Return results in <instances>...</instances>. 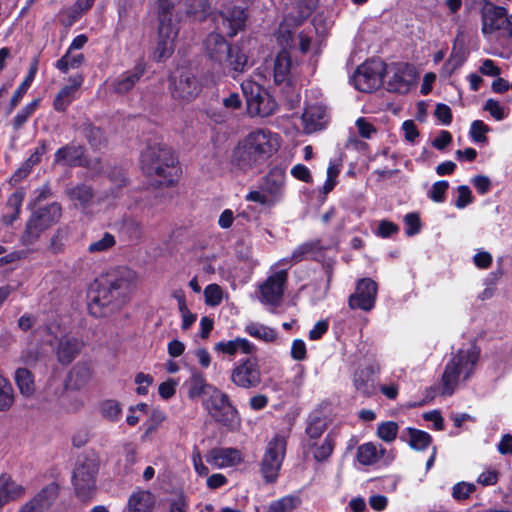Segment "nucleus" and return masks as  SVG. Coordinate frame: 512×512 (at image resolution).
Here are the masks:
<instances>
[{"label":"nucleus","mask_w":512,"mask_h":512,"mask_svg":"<svg viewBox=\"0 0 512 512\" xmlns=\"http://www.w3.org/2000/svg\"><path fill=\"white\" fill-rule=\"evenodd\" d=\"M282 138L267 128H258L240 139L231 150L229 166L236 175L258 172L280 149Z\"/></svg>","instance_id":"obj_1"},{"label":"nucleus","mask_w":512,"mask_h":512,"mask_svg":"<svg viewBox=\"0 0 512 512\" xmlns=\"http://www.w3.org/2000/svg\"><path fill=\"white\" fill-rule=\"evenodd\" d=\"M203 52L215 66L228 68L234 79L252 65L244 47L240 43L231 45L220 33L207 35L203 41Z\"/></svg>","instance_id":"obj_2"},{"label":"nucleus","mask_w":512,"mask_h":512,"mask_svg":"<svg viewBox=\"0 0 512 512\" xmlns=\"http://www.w3.org/2000/svg\"><path fill=\"white\" fill-rule=\"evenodd\" d=\"M480 356L479 348L468 343L452 353L445 365L440 384V394L451 396L456 389L466 383L474 374Z\"/></svg>","instance_id":"obj_3"},{"label":"nucleus","mask_w":512,"mask_h":512,"mask_svg":"<svg viewBox=\"0 0 512 512\" xmlns=\"http://www.w3.org/2000/svg\"><path fill=\"white\" fill-rule=\"evenodd\" d=\"M140 161L142 170L156 184L169 186L177 182L180 168L168 146L160 143L147 146L141 154Z\"/></svg>","instance_id":"obj_4"},{"label":"nucleus","mask_w":512,"mask_h":512,"mask_svg":"<svg viewBox=\"0 0 512 512\" xmlns=\"http://www.w3.org/2000/svg\"><path fill=\"white\" fill-rule=\"evenodd\" d=\"M179 0H158V43L155 57L159 60L169 57L175 48L174 41L178 34L176 23L178 15L174 12Z\"/></svg>","instance_id":"obj_5"},{"label":"nucleus","mask_w":512,"mask_h":512,"mask_svg":"<svg viewBox=\"0 0 512 512\" xmlns=\"http://www.w3.org/2000/svg\"><path fill=\"white\" fill-rule=\"evenodd\" d=\"M285 190L286 168L276 165L264 177L260 190L250 191L245 199L265 207H273L283 200Z\"/></svg>","instance_id":"obj_6"},{"label":"nucleus","mask_w":512,"mask_h":512,"mask_svg":"<svg viewBox=\"0 0 512 512\" xmlns=\"http://www.w3.org/2000/svg\"><path fill=\"white\" fill-rule=\"evenodd\" d=\"M317 0H297L286 5L283 20L280 23L277 40L284 48L292 47L294 31L311 15Z\"/></svg>","instance_id":"obj_7"},{"label":"nucleus","mask_w":512,"mask_h":512,"mask_svg":"<svg viewBox=\"0 0 512 512\" xmlns=\"http://www.w3.org/2000/svg\"><path fill=\"white\" fill-rule=\"evenodd\" d=\"M202 405L209 415L224 426L235 429L240 420L236 408L226 393L217 387H208V394L202 399Z\"/></svg>","instance_id":"obj_8"},{"label":"nucleus","mask_w":512,"mask_h":512,"mask_svg":"<svg viewBox=\"0 0 512 512\" xmlns=\"http://www.w3.org/2000/svg\"><path fill=\"white\" fill-rule=\"evenodd\" d=\"M61 217V207L58 203H51L36 209L26 223L21 235V243L24 246L34 244L41 233L56 224Z\"/></svg>","instance_id":"obj_9"},{"label":"nucleus","mask_w":512,"mask_h":512,"mask_svg":"<svg viewBox=\"0 0 512 512\" xmlns=\"http://www.w3.org/2000/svg\"><path fill=\"white\" fill-rule=\"evenodd\" d=\"M482 33L487 38L493 36L508 40L512 37V21L504 7L486 2L481 10Z\"/></svg>","instance_id":"obj_10"},{"label":"nucleus","mask_w":512,"mask_h":512,"mask_svg":"<svg viewBox=\"0 0 512 512\" xmlns=\"http://www.w3.org/2000/svg\"><path fill=\"white\" fill-rule=\"evenodd\" d=\"M120 297L105 281H95L88 292V309L94 317H104L116 310Z\"/></svg>","instance_id":"obj_11"},{"label":"nucleus","mask_w":512,"mask_h":512,"mask_svg":"<svg viewBox=\"0 0 512 512\" xmlns=\"http://www.w3.org/2000/svg\"><path fill=\"white\" fill-rule=\"evenodd\" d=\"M98 462L95 458L79 459L75 465L72 481L78 498L90 500L96 490Z\"/></svg>","instance_id":"obj_12"},{"label":"nucleus","mask_w":512,"mask_h":512,"mask_svg":"<svg viewBox=\"0 0 512 512\" xmlns=\"http://www.w3.org/2000/svg\"><path fill=\"white\" fill-rule=\"evenodd\" d=\"M286 452V436L276 434L267 444L261 461V473L266 482H275Z\"/></svg>","instance_id":"obj_13"},{"label":"nucleus","mask_w":512,"mask_h":512,"mask_svg":"<svg viewBox=\"0 0 512 512\" xmlns=\"http://www.w3.org/2000/svg\"><path fill=\"white\" fill-rule=\"evenodd\" d=\"M241 88L246 98L248 111L252 116L267 117L274 112L275 101L259 84L246 80L242 82Z\"/></svg>","instance_id":"obj_14"},{"label":"nucleus","mask_w":512,"mask_h":512,"mask_svg":"<svg viewBox=\"0 0 512 512\" xmlns=\"http://www.w3.org/2000/svg\"><path fill=\"white\" fill-rule=\"evenodd\" d=\"M385 64L379 59H371L361 64L352 76V84L361 92H372L383 81Z\"/></svg>","instance_id":"obj_15"},{"label":"nucleus","mask_w":512,"mask_h":512,"mask_svg":"<svg viewBox=\"0 0 512 512\" xmlns=\"http://www.w3.org/2000/svg\"><path fill=\"white\" fill-rule=\"evenodd\" d=\"M384 76L387 89L399 94L408 93L416 82L415 68L407 63L385 65Z\"/></svg>","instance_id":"obj_16"},{"label":"nucleus","mask_w":512,"mask_h":512,"mask_svg":"<svg viewBox=\"0 0 512 512\" xmlns=\"http://www.w3.org/2000/svg\"><path fill=\"white\" fill-rule=\"evenodd\" d=\"M230 380L243 389L257 387L261 382V373L256 359L248 357L238 361L231 370Z\"/></svg>","instance_id":"obj_17"},{"label":"nucleus","mask_w":512,"mask_h":512,"mask_svg":"<svg viewBox=\"0 0 512 512\" xmlns=\"http://www.w3.org/2000/svg\"><path fill=\"white\" fill-rule=\"evenodd\" d=\"M287 281V272L279 270L259 285V300L265 305L276 306L282 299Z\"/></svg>","instance_id":"obj_18"},{"label":"nucleus","mask_w":512,"mask_h":512,"mask_svg":"<svg viewBox=\"0 0 512 512\" xmlns=\"http://www.w3.org/2000/svg\"><path fill=\"white\" fill-rule=\"evenodd\" d=\"M170 92L174 99L190 102L200 94L201 84L191 72L185 71L171 79Z\"/></svg>","instance_id":"obj_19"},{"label":"nucleus","mask_w":512,"mask_h":512,"mask_svg":"<svg viewBox=\"0 0 512 512\" xmlns=\"http://www.w3.org/2000/svg\"><path fill=\"white\" fill-rule=\"evenodd\" d=\"M206 462L215 469L235 467L244 461L240 450L233 447H215L205 456Z\"/></svg>","instance_id":"obj_20"},{"label":"nucleus","mask_w":512,"mask_h":512,"mask_svg":"<svg viewBox=\"0 0 512 512\" xmlns=\"http://www.w3.org/2000/svg\"><path fill=\"white\" fill-rule=\"evenodd\" d=\"M377 285L371 279H362L358 282L356 291L349 298V306L352 309L370 311L375 305Z\"/></svg>","instance_id":"obj_21"},{"label":"nucleus","mask_w":512,"mask_h":512,"mask_svg":"<svg viewBox=\"0 0 512 512\" xmlns=\"http://www.w3.org/2000/svg\"><path fill=\"white\" fill-rule=\"evenodd\" d=\"M304 133L311 134L326 127V108L319 103L307 104L301 117Z\"/></svg>","instance_id":"obj_22"},{"label":"nucleus","mask_w":512,"mask_h":512,"mask_svg":"<svg viewBox=\"0 0 512 512\" xmlns=\"http://www.w3.org/2000/svg\"><path fill=\"white\" fill-rule=\"evenodd\" d=\"M302 447L304 454L311 455L317 463H324L329 460L334 451L335 439L328 433L322 440L303 442Z\"/></svg>","instance_id":"obj_23"},{"label":"nucleus","mask_w":512,"mask_h":512,"mask_svg":"<svg viewBox=\"0 0 512 512\" xmlns=\"http://www.w3.org/2000/svg\"><path fill=\"white\" fill-rule=\"evenodd\" d=\"M296 67L294 66L290 54L283 50L279 52L273 62V79L275 84L290 85Z\"/></svg>","instance_id":"obj_24"},{"label":"nucleus","mask_w":512,"mask_h":512,"mask_svg":"<svg viewBox=\"0 0 512 512\" xmlns=\"http://www.w3.org/2000/svg\"><path fill=\"white\" fill-rule=\"evenodd\" d=\"M59 487L51 483L44 487L31 501L25 504L19 512H45L58 496Z\"/></svg>","instance_id":"obj_25"},{"label":"nucleus","mask_w":512,"mask_h":512,"mask_svg":"<svg viewBox=\"0 0 512 512\" xmlns=\"http://www.w3.org/2000/svg\"><path fill=\"white\" fill-rule=\"evenodd\" d=\"M82 83V75L70 77L68 80V84L63 86L56 95L53 102L54 109L59 112L65 111L67 107L72 103V101L76 98V94L78 92V89L81 87Z\"/></svg>","instance_id":"obj_26"},{"label":"nucleus","mask_w":512,"mask_h":512,"mask_svg":"<svg viewBox=\"0 0 512 512\" xmlns=\"http://www.w3.org/2000/svg\"><path fill=\"white\" fill-rule=\"evenodd\" d=\"M213 349L217 353L228 355L230 357H234L238 353L251 355L256 351V347L253 343L246 338L241 337L219 341L215 343Z\"/></svg>","instance_id":"obj_27"},{"label":"nucleus","mask_w":512,"mask_h":512,"mask_svg":"<svg viewBox=\"0 0 512 512\" xmlns=\"http://www.w3.org/2000/svg\"><path fill=\"white\" fill-rule=\"evenodd\" d=\"M137 273L127 267H121L116 271V274L107 279L106 281L110 284L116 294L121 297L128 292L137 283Z\"/></svg>","instance_id":"obj_28"},{"label":"nucleus","mask_w":512,"mask_h":512,"mask_svg":"<svg viewBox=\"0 0 512 512\" xmlns=\"http://www.w3.org/2000/svg\"><path fill=\"white\" fill-rule=\"evenodd\" d=\"M221 18L225 32L230 37H233L244 28L247 16L244 9L234 7L227 12L221 13Z\"/></svg>","instance_id":"obj_29"},{"label":"nucleus","mask_w":512,"mask_h":512,"mask_svg":"<svg viewBox=\"0 0 512 512\" xmlns=\"http://www.w3.org/2000/svg\"><path fill=\"white\" fill-rule=\"evenodd\" d=\"M25 494V488L12 480L7 474L0 476V507L14 501Z\"/></svg>","instance_id":"obj_30"},{"label":"nucleus","mask_w":512,"mask_h":512,"mask_svg":"<svg viewBox=\"0 0 512 512\" xmlns=\"http://www.w3.org/2000/svg\"><path fill=\"white\" fill-rule=\"evenodd\" d=\"M155 504L152 493L145 490L134 492L128 499V503L123 512H151Z\"/></svg>","instance_id":"obj_31"},{"label":"nucleus","mask_w":512,"mask_h":512,"mask_svg":"<svg viewBox=\"0 0 512 512\" xmlns=\"http://www.w3.org/2000/svg\"><path fill=\"white\" fill-rule=\"evenodd\" d=\"M185 386L187 387L190 399L204 398L208 394V387H214L206 382L205 376L201 372L195 369L192 370L189 379L185 382Z\"/></svg>","instance_id":"obj_32"},{"label":"nucleus","mask_w":512,"mask_h":512,"mask_svg":"<svg viewBox=\"0 0 512 512\" xmlns=\"http://www.w3.org/2000/svg\"><path fill=\"white\" fill-rule=\"evenodd\" d=\"M83 148L76 145H66L55 153L54 162L64 166H77L81 164Z\"/></svg>","instance_id":"obj_33"},{"label":"nucleus","mask_w":512,"mask_h":512,"mask_svg":"<svg viewBox=\"0 0 512 512\" xmlns=\"http://www.w3.org/2000/svg\"><path fill=\"white\" fill-rule=\"evenodd\" d=\"M46 150L47 148L45 142L40 143L35 148L34 152L30 155V157L12 175L11 181L17 183L23 180L26 176H28L32 168L40 162L42 156L46 153Z\"/></svg>","instance_id":"obj_34"},{"label":"nucleus","mask_w":512,"mask_h":512,"mask_svg":"<svg viewBox=\"0 0 512 512\" xmlns=\"http://www.w3.org/2000/svg\"><path fill=\"white\" fill-rule=\"evenodd\" d=\"M81 349V343L70 337H63L59 340L57 346V357L58 360L63 364L70 363Z\"/></svg>","instance_id":"obj_35"},{"label":"nucleus","mask_w":512,"mask_h":512,"mask_svg":"<svg viewBox=\"0 0 512 512\" xmlns=\"http://www.w3.org/2000/svg\"><path fill=\"white\" fill-rule=\"evenodd\" d=\"M142 75L143 71L141 69H135L133 71H128L121 74L112 83L113 91L119 94H125L129 92L140 80Z\"/></svg>","instance_id":"obj_36"},{"label":"nucleus","mask_w":512,"mask_h":512,"mask_svg":"<svg viewBox=\"0 0 512 512\" xmlns=\"http://www.w3.org/2000/svg\"><path fill=\"white\" fill-rule=\"evenodd\" d=\"M92 377V367L88 363H77L69 373V385L75 389L84 387Z\"/></svg>","instance_id":"obj_37"},{"label":"nucleus","mask_w":512,"mask_h":512,"mask_svg":"<svg viewBox=\"0 0 512 512\" xmlns=\"http://www.w3.org/2000/svg\"><path fill=\"white\" fill-rule=\"evenodd\" d=\"M66 193L74 206L79 208H86L93 199L92 189L84 184L69 188Z\"/></svg>","instance_id":"obj_38"},{"label":"nucleus","mask_w":512,"mask_h":512,"mask_svg":"<svg viewBox=\"0 0 512 512\" xmlns=\"http://www.w3.org/2000/svg\"><path fill=\"white\" fill-rule=\"evenodd\" d=\"M381 451L371 442L360 445L357 449V460L361 465H373L381 457Z\"/></svg>","instance_id":"obj_39"},{"label":"nucleus","mask_w":512,"mask_h":512,"mask_svg":"<svg viewBox=\"0 0 512 512\" xmlns=\"http://www.w3.org/2000/svg\"><path fill=\"white\" fill-rule=\"evenodd\" d=\"M15 382L24 396H31L35 391L34 379L31 372L26 368H19L15 372Z\"/></svg>","instance_id":"obj_40"},{"label":"nucleus","mask_w":512,"mask_h":512,"mask_svg":"<svg viewBox=\"0 0 512 512\" xmlns=\"http://www.w3.org/2000/svg\"><path fill=\"white\" fill-rule=\"evenodd\" d=\"M355 389L363 395H371L374 392L372 373L369 369H359L354 374Z\"/></svg>","instance_id":"obj_41"},{"label":"nucleus","mask_w":512,"mask_h":512,"mask_svg":"<svg viewBox=\"0 0 512 512\" xmlns=\"http://www.w3.org/2000/svg\"><path fill=\"white\" fill-rule=\"evenodd\" d=\"M327 430V423L324 419L319 417L313 418L308 422L305 430V438L303 442H313L322 440L324 433Z\"/></svg>","instance_id":"obj_42"},{"label":"nucleus","mask_w":512,"mask_h":512,"mask_svg":"<svg viewBox=\"0 0 512 512\" xmlns=\"http://www.w3.org/2000/svg\"><path fill=\"white\" fill-rule=\"evenodd\" d=\"M244 331L250 336L265 342H272L276 339V332L260 323L251 322L245 326Z\"/></svg>","instance_id":"obj_43"},{"label":"nucleus","mask_w":512,"mask_h":512,"mask_svg":"<svg viewBox=\"0 0 512 512\" xmlns=\"http://www.w3.org/2000/svg\"><path fill=\"white\" fill-rule=\"evenodd\" d=\"M98 410L103 418L111 422L118 421L122 414L120 403L113 399L101 401L99 403Z\"/></svg>","instance_id":"obj_44"},{"label":"nucleus","mask_w":512,"mask_h":512,"mask_svg":"<svg viewBox=\"0 0 512 512\" xmlns=\"http://www.w3.org/2000/svg\"><path fill=\"white\" fill-rule=\"evenodd\" d=\"M84 62V56L81 53H73L72 50L67 52L56 62V67L63 73L70 69L78 68Z\"/></svg>","instance_id":"obj_45"},{"label":"nucleus","mask_w":512,"mask_h":512,"mask_svg":"<svg viewBox=\"0 0 512 512\" xmlns=\"http://www.w3.org/2000/svg\"><path fill=\"white\" fill-rule=\"evenodd\" d=\"M407 434L409 444L415 450H424L431 443V436L425 431L408 428Z\"/></svg>","instance_id":"obj_46"},{"label":"nucleus","mask_w":512,"mask_h":512,"mask_svg":"<svg viewBox=\"0 0 512 512\" xmlns=\"http://www.w3.org/2000/svg\"><path fill=\"white\" fill-rule=\"evenodd\" d=\"M37 73V60L35 59L30 66L29 72L23 82L19 85V87L14 92L11 104L13 106L17 105L19 101L22 99L23 95L27 92L28 88L31 86L35 75Z\"/></svg>","instance_id":"obj_47"},{"label":"nucleus","mask_w":512,"mask_h":512,"mask_svg":"<svg viewBox=\"0 0 512 512\" xmlns=\"http://www.w3.org/2000/svg\"><path fill=\"white\" fill-rule=\"evenodd\" d=\"M185 7L187 15L198 20L204 19L210 9L208 0H186Z\"/></svg>","instance_id":"obj_48"},{"label":"nucleus","mask_w":512,"mask_h":512,"mask_svg":"<svg viewBox=\"0 0 512 512\" xmlns=\"http://www.w3.org/2000/svg\"><path fill=\"white\" fill-rule=\"evenodd\" d=\"M13 402V388L10 382L0 375V411L9 410Z\"/></svg>","instance_id":"obj_49"},{"label":"nucleus","mask_w":512,"mask_h":512,"mask_svg":"<svg viewBox=\"0 0 512 512\" xmlns=\"http://www.w3.org/2000/svg\"><path fill=\"white\" fill-rule=\"evenodd\" d=\"M40 100L35 99L32 102L25 105L14 117L13 127L16 130H19L24 123L28 120V118L36 111L39 107Z\"/></svg>","instance_id":"obj_50"},{"label":"nucleus","mask_w":512,"mask_h":512,"mask_svg":"<svg viewBox=\"0 0 512 512\" xmlns=\"http://www.w3.org/2000/svg\"><path fill=\"white\" fill-rule=\"evenodd\" d=\"M298 502L296 497L286 496L272 502L268 512H293L298 506Z\"/></svg>","instance_id":"obj_51"},{"label":"nucleus","mask_w":512,"mask_h":512,"mask_svg":"<svg viewBox=\"0 0 512 512\" xmlns=\"http://www.w3.org/2000/svg\"><path fill=\"white\" fill-rule=\"evenodd\" d=\"M115 245V238L110 233H104L103 236L90 243L88 246V251L90 253H100L105 252L112 248Z\"/></svg>","instance_id":"obj_52"},{"label":"nucleus","mask_w":512,"mask_h":512,"mask_svg":"<svg viewBox=\"0 0 512 512\" xmlns=\"http://www.w3.org/2000/svg\"><path fill=\"white\" fill-rule=\"evenodd\" d=\"M204 297H205V303L208 306L215 307L221 303L222 298H223V291L219 285L209 284L204 289Z\"/></svg>","instance_id":"obj_53"},{"label":"nucleus","mask_w":512,"mask_h":512,"mask_svg":"<svg viewBox=\"0 0 512 512\" xmlns=\"http://www.w3.org/2000/svg\"><path fill=\"white\" fill-rule=\"evenodd\" d=\"M398 433V425L393 421L383 422L378 426L377 435L385 442H392Z\"/></svg>","instance_id":"obj_54"},{"label":"nucleus","mask_w":512,"mask_h":512,"mask_svg":"<svg viewBox=\"0 0 512 512\" xmlns=\"http://www.w3.org/2000/svg\"><path fill=\"white\" fill-rule=\"evenodd\" d=\"M83 14L84 11L75 3L74 5L61 10V22L66 26H71L80 19Z\"/></svg>","instance_id":"obj_55"},{"label":"nucleus","mask_w":512,"mask_h":512,"mask_svg":"<svg viewBox=\"0 0 512 512\" xmlns=\"http://www.w3.org/2000/svg\"><path fill=\"white\" fill-rule=\"evenodd\" d=\"M313 250V245L311 243H304L300 246H298L292 253L291 257L289 259H282L279 261V265H284L286 263H291V264H295V263H298L300 261H302L303 259H305V257L310 254Z\"/></svg>","instance_id":"obj_56"},{"label":"nucleus","mask_w":512,"mask_h":512,"mask_svg":"<svg viewBox=\"0 0 512 512\" xmlns=\"http://www.w3.org/2000/svg\"><path fill=\"white\" fill-rule=\"evenodd\" d=\"M490 130L489 126L481 120H475L470 127V137L474 142H486V133Z\"/></svg>","instance_id":"obj_57"},{"label":"nucleus","mask_w":512,"mask_h":512,"mask_svg":"<svg viewBox=\"0 0 512 512\" xmlns=\"http://www.w3.org/2000/svg\"><path fill=\"white\" fill-rule=\"evenodd\" d=\"M495 120L501 121L507 117L505 108L495 99H488L483 107Z\"/></svg>","instance_id":"obj_58"},{"label":"nucleus","mask_w":512,"mask_h":512,"mask_svg":"<svg viewBox=\"0 0 512 512\" xmlns=\"http://www.w3.org/2000/svg\"><path fill=\"white\" fill-rule=\"evenodd\" d=\"M448 187L449 184L445 180L435 182L428 193L429 198L434 202H443L445 200Z\"/></svg>","instance_id":"obj_59"},{"label":"nucleus","mask_w":512,"mask_h":512,"mask_svg":"<svg viewBox=\"0 0 512 512\" xmlns=\"http://www.w3.org/2000/svg\"><path fill=\"white\" fill-rule=\"evenodd\" d=\"M475 491V485L468 482H459L453 486L452 496L456 500H465Z\"/></svg>","instance_id":"obj_60"},{"label":"nucleus","mask_w":512,"mask_h":512,"mask_svg":"<svg viewBox=\"0 0 512 512\" xmlns=\"http://www.w3.org/2000/svg\"><path fill=\"white\" fill-rule=\"evenodd\" d=\"M464 58L459 53H452L442 67V75L449 77L452 73L462 66Z\"/></svg>","instance_id":"obj_61"},{"label":"nucleus","mask_w":512,"mask_h":512,"mask_svg":"<svg viewBox=\"0 0 512 512\" xmlns=\"http://www.w3.org/2000/svg\"><path fill=\"white\" fill-rule=\"evenodd\" d=\"M406 225V234L409 236L415 235L420 231V218L417 213H408L404 217Z\"/></svg>","instance_id":"obj_62"},{"label":"nucleus","mask_w":512,"mask_h":512,"mask_svg":"<svg viewBox=\"0 0 512 512\" xmlns=\"http://www.w3.org/2000/svg\"><path fill=\"white\" fill-rule=\"evenodd\" d=\"M493 261L492 255L484 250H479L473 256V263L479 269H488Z\"/></svg>","instance_id":"obj_63"},{"label":"nucleus","mask_w":512,"mask_h":512,"mask_svg":"<svg viewBox=\"0 0 512 512\" xmlns=\"http://www.w3.org/2000/svg\"><path fill=\"white\" fill-rule=\"evenodd\" d=\"M356 127L359 135L366 139L371 138L372 135L376 133V129L372 123L364 117H360L356 120Z\"/></svg>","instance_id":"obj_64"}]
</instances>
